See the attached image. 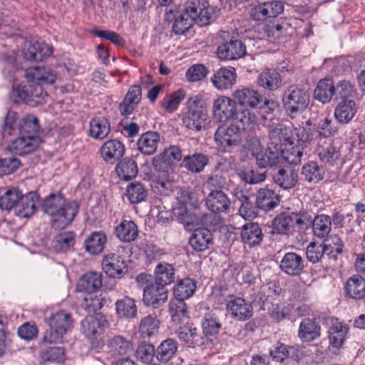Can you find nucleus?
<instances>
[{
	"mask_svg": "<svg viewBox=\"0 0 365 365\" xmlns=\"http://www.w3.org/2000/svg\"><path fill=\"white\" fill-rule=\"evenodd\" d=\"M219 11L210 6L206 0H188L182 10H170L165 14V20L172 24V31L181 35L196 24L206 26L215 21Z\"/></svg>",
	"mask_w": 365,
	"mask_h": 365,
	"instance_id": "f257e3e1",
	"label": "nucleus"
},
{
	"mask_svg": "<svg viewBox=\"0 0 365 365\" xmlns=\"http://www.w3.org/2000/svg\"><path fill=\"white\" fill-rule=\"evenodd\" d=\"M26 83L14 86L13 94L26 103H41L46 93L43 84H52L56 79V73L48 67H31L26 70Z\"/></svg>",
	"mask_w": 365,
	"mask_h": 365,
	"instance_id": "f03ea898",
	"label": "nucleus"
},
{
	"mask_svg": "<svg viewBox=\"0 0 365 365\" xmlns=\"http://www.w3.org/2000/svg\"><path fill=\"white\" fill-rule=\"evenodd\" d=\"M41 207L43 212L51 217L52 227L60 230L72 222L79 209L76 202H66L60 193H52L47 196Z\"/></svg>",
	"mask_w": 365,
	"mask_h": 365,
	"instance_id": "7ed1b4c3",
	"label": "nucleus"
},
{
	"mask_svg": "<svg viewBox=\"0 0 365 365\" xmlns=\"http://www.w3.org/2000/svg\"><path fill=\"white\" fill-rule=\"evenodd\" d=\"M108 324L106 317L101 314L86 317L81 321V332L90 341L93 349L99 350L104 346L103 334Z\"/></svg>",
	"mask_w": 365,
	"mask_h": 365,
	"instance_id": "20e7f679",
	"label": "nucleus"
},
{
	"mask_svg": "<svg viewBox=\"0 0 365 365\" xmlns=\"http://www.w3.org/2000/svg\"><path fill=\"white\" fill-rule=\"evenodd\" d=\"M187 110L182 114V123L190 130L200 131L207 123V113L203 109V102L198 96L190 97L186 103Z\"/></svg>",
	"mask_w": 365,
	"mask_h": 365,
	"instance_id": "39448f33",
	"label": "nucleus"
},
{
	"mask_svg": "<svg viewBox=\"0 0 365 365\" xmlns=\"http://www.w3.org/2000/svg\"><path fill=\"white\" fill-rule=\"evenodd\" d=\"M282 103L287 113L292 116L305 110L309 103V94L304 88L292 85L284 91Z\"/></svg>",
	"mask_w": 365,
	"mask_h": 365,
	"instance_id": "423d86ee",
	"label": "nucleus"
},
{
	"mask_svg": "<svg viewBox=\"0 0 365 365\" xmlns=\"http://www.w3.org/2000/svg\"><path fill=\"white\" fill-rule=\"evenodd\" d=\"M217 149L222 153H230L240 145L241 141L239 128L235 125L222 123L216 130L214 135Z\"/></svg>",
	"mask_w": 365,
	"mask_h": 365,
	"instance_id": "0eeeda50",
	"label": "nucleus"
},
{
	"mask_svg": "<svg viewBox=\"0 0 365 365\" xmlns=\"http://www.w3.org/2000/svg\"><path fill=\"white\" fill-rule=\"evenodd\" d=\"M221 36L224 42L217 48V56L220 59L236 60L245 55L246 46L240 40L230 36V34L225 31Z\"/></svg>",
	"mask_w": 365,
	"mask_h": 365,
	"instance_id": "6e6552de",
	"label": "nucleus"
},
{
	"mask_svg": "<svg viewBox=\"0 0 365 365\" xmlns=\"http://www.w3.org/2000/svg\"><path fill=\"white\" fill-rule=\"evenodd\" d=\"M235 99L226 96H220L214 100L212 114L215 120L221 123L230 122L237 109Z\"/></svg>",
	"mask_w": 365,
	"mask_h": 365,
	"instance_id": "1a4fd4ad",
	"label": "nucleus"
},
{
	"mask_svg": "<svg viewBox=\"0 0 365 365\" xmlns=\"http://www.w3.org/2000/svg\"><path fill=\"white\" fill-rule=\"evenodd\" d=\"M177 334L180 341L190 347L200 346L204 349L211 348L213 340L207 336H203L197 332V329L192 324L187 323L180 326L177 331Z\"/></svg>",
	"mask_w": 365,
	"mask_h": 365,
	"instance_id": "9d476101",
	"label": "nucleus"
},
{
	"mask_svg": "<svg viewBox=\"0 0 365 365\" xmlns=\"http://www.w3.org/2000/svg\"><path fill=\"white\" fill-rule=\"evenodd\" d=\"M226 310L234 320L245 322L250 319L253 314L251 302L242 297H230L226 302Z\"/></svg>",
	"mask_w": 365,
	"mask_h": 365,
	"instance_id": "9b49d317",
	"label": "nucleus"
},
{
	"mask_svg": "<svg viewBox=\"0 0 365 365\" xmlns=\"http://www.w3.org/2000/svg\"><path fill=\"white\" fill-rule=\"evenodd\" d=\"M232 97L235 102L244 108H262L261 104L267 105V101H263L262 96L251 88L243 87L234 91Z\"/></svg>",
	"mask_w": 365,
	"mask_h": 365,
	"instance_id": "f8f14e48",
	"label": "nucleus"
},
{
	"mask_svg": "<svg viewBox=\"0 0 365 365\" xmlns=\"http://www.w3.org/2000/svg\"><path fill=\"white\" fill-rule=\"evenodd\" d=\"M284 10L282 1H272L259 3L251 9L250 15L255 21H264L269 18H274L280 14Z\"/></svg>",
	"mask_w": 365,
	"mask_h": 365,
	"instance_id": "ddd939ff",
	"label": "nucleus"
},
{
	"mask_svg": "<svg viewBox=\"0 0 365 365\" xmlns=\"http://www.w3.org/2000/svg\"><path fill=\"white\" fill-rule=\"evenodd\" d=\"M168 297V292L164 287L155 282L150 284L143 289V302L146 306L158 308L164 304Z\"/></svg>",
	"mask_w": 365,
	"mask_h": 365,
	"instance_id": "4468645a",
	"label": "nucleus"
},
{
	"mask_svg": "<svg viewBox=\"0 0 365 365\" xmlns=\"http://www.w3.org/2000/svg\"><path fill=\"white\" fill-rule=\"evenodd\" d=\"M53 53L51 46L44 42L26 41L22 53L24 57L31 61H41L49 57Z\"/></svg>",
	"mask_w": 365,
	"mask_h": 365,
	"instance_id": "2eb2a0df",
	"label": "nucleus"
},
{
	"mask_svg": "<svg viewBox=\"0 0 365 365\" xmlns=\"http://www.w3.org/2000/svg\"><path fill=\"white\" fill-rule=\"evenodd\" d=\"M182 159V152L179 147L173 145L165 148L160 155L153 159V165L155 170H168L170 165Z\"/></svg>",
	"mask_w": 365,
	"mask_h": 365,
	"instance_id": "dca6fc26",
	"label": "nucleus"
},
{
	"mask_svg": "<svg viewBox=\"0 0 365 365\" xmlns=\"http://www.w3.org/2000/svg\"><path fill=\"white\" fill-rule=\"evenodd\" d=\"M41 143L38 136H26L20 135L9 145L11 152L19 155H24L34 152Z\"/></svg>",
	"mask_w": 365,
	"mask_h": 365,
	"instance_id": "f3484780",
	"label": "nucleus"
},
{
	"mask_svg": "<svg viewBox=\"0 0 365 365\" xmlns=\"http://www.w3.org/2000/svg\"><path fill=\"white\" fill-rule=\"evenodd\" d=\"M237 73L233 67H222L215 72L211 81L218 91L230 89L236 83Z\"/></svg>",
	"mask_w": 365,
	"mask_h": 365,
	"instance_id": "a211bd4d",
	"label": "nucleus"
},
{
	"mask_svg": "<svg viewBox=\"0 0 365 365\" xmlns=\"http://www.w3.org/2000/svg\"><path fill=\"white\" fill-rule=\"evenodd\" d=\"M104 272L110 277H121L127 272L124 259L118 255L110 253L106 255L102 262Z\"/></svg>",
	"mask_w": 365,
	"mask_h": 365,
	"instance_id": "6ab92c4d",
	"label": "nucleus"
},
{
	"mask_svg": "<svg viewBox=\"0 0 365 365\" xmlns=\"http://www.w3.org/2000/svg\"><path fill=\"white\" fill-rule=\"evenodd\" d=\"M125 147L123 143L117 139L107 140L101 148L103 159L109 163L114 164L124 155Z\"/></svg>",
	"mask_w": 365,
	"mask_h": 365,
	"instance_id": "aec40b11",
	"label": "nucleus"
},
{
	"mask_svg": "<svg viewBox=\"0 0 365 365\" xmlns=\"http://www.w3.org/2000/svg\"><path fill=\"white\" fill-rule=\"evenodd\" d=\"M207 208L213 213L227 212L230 207V200L222 190L210 192L205 200Z\"/></svg>",
	"mask_w": 365,
	"mask_h": 365,
	"instance_id": "412c9836",
	"label": "nucleus"
},
{
	"mask_svg": "<svg viewBox=\"0 0 365 365\" xmlns=\"http://www.w3.org/2000/svg\"><path fill=\"white\" fill-rule=\"evenodd\" d=\"M292 130L283 125L278 124L276 127L271 129L269 133V138L271 140V144L275 148L277 146L286 147L287 145H293L294 144V139L292 138Z\"/></svg>",
	"mask_w": 365,
	"mask_h": 365,
	"instance_id": "4be33fe9",
	"label": "nucleus"
},
{
	"mask_svg": "<svg viewBox=\"0 0 365 365\" xmlns=\"http://www.w3.org/2000/svg\"><path fill=\"white\" fill-rule=\"evenodd\" d=\"M231 125H235L240 130H253L257 125L255 114L248 108L236 109L234 118L231 120Z\"/></svg>",
	"mask_w": 365,
	"mask_h": 365,
	"instance_id": "5701e85b",
	"label": "nucleus"
},
{
	"mask_svg": "<svg viewBox=\"0 0 365 365\" xmlns=\"http://www.w3.org/2000/svg\"><path fill=\"white\" fill-rule=\"evenodd\" d=\"M279 267L282 272L290 276H297L304 268V260L295 252H287L282 257Z\"/></svg>",
	"mask_w": 365,
	"mask_h": 365,
	"instance_id": "b1692460",
	"label": "nucleus"
},
{
	"mask_svg": "<svg viewBox=\"0 0 365 365\" xmlns=\"http://www.w3.org/2000/svg\"><path fill=\"white\" fill-rule=\"evenodd\" d=\"M314 150L319 160L325 164L334 166L340 160V148L332 143H326L325 140L322 141Z\"/></svg>",
	"mask_w": 365,
	"mask_h": 365,
	"instance_id": "393cba45",
	"label": "nucleus"
},
{
	"mask_svg": "<svg viewBox=\"0 0 365 365\" xmlns=\"http://www.w3.org/2000/svg\"><path fill=\"white\" fill-rule=\"evenodd\" d=\"M280 202L279 195L272 189L264 187L259 189L256 195V205L264 211L274 209Z\"/></svg>",
	"mask_w": 365,
	"mask_h": 365,
	"instance_id": "a878e982",
	"label": "nucleus"
},
{
	"mask_svg": "<svg viewBox=\"0 0 365 365\" xmlns=\"http://www.w3.org/2000/svg\"><path fill=\"white\" fill-rule=\"evenodd\" d=\"M274 182L281 188L289 190L294 187L298 182V173L291 167L279 169L272 175Z\"/></svg>",
	"mask_w": 365,
	"mask_h": 365,
	"instance_id": "bb28decb",
	"label": "nucleus"
},
{
	"mask_svg": "<svg viewBox=\"0 0 365 365\" xmlns=\"http://www.w3.org/2000/svg\"><path fill=\"white\" fill-rule=\"evenodd\" d=\"M357 112L356 102L352 99H341L334 110V116L339 123H349Z\"/></svg>",
	"mask_w": 365,
	"mask_h": 365,
	"instance_id": "cd10ccee",
	"label": "nucleus"
},
{
	"mask_svg": "<svg viewBox=\"0 0 365 365\" xmlns=\"http://www.w3.org/2000/svg\"><path fill=\"white\" fill-rule=\"evenodd\" d=\"M321 335V327L314 319L305 318L301 322L298 336L303 342H312Z\"/></svg>",
	"mask_w": 365,
	"mask_h": 365,
	"instance_id": "c85d7f7f",
	"label": "nucleus"
},
{
	"mask_svg": "<svg viewBox=\"0 0 365 365\" xmlns=\"http://www.w3.org/2000/svg\"><path fill=\"white\" fill-rule=\"evenodd\" d=\"M282 77L279 72L274 69L265 68L257 76L258 86L268 91H275L282 86Z\"/></svg>",
	"mask_w": 365,
	"mask_h": 365,
	"instance_id": "c756f323",
	"label": "nucleus"
},
{
	"mask_svg": "<svg viewBox=\"0 0 365 365\" xmlns=\"http://www.w3.org/2000/svg\"><path fill=\"white\" fill-rule=\"evenodd\" d=\"M327 323L331 324L328 331L329 344L334 348H339L345 340L348 327L334 318L327 319Z\"/></svg>",
	"mask_w": 365,
	"mask_h": 365,
	"instance_id": "7c9ffc66",
	"label": "nucleus"
},
{
	"mask_svg": "<svg viewBox=\"0 0 365 365\" xmlns=\"http://www.w3.org/2000/svg\"><path fill=\"white\" fill-rule=\"evenodd\" d=\"M103 284V276L97 272L84 274L78 280L77 289L80 292L93 293L97 292Z\"/></svg>",
	"mask_w": 365,
	"mask_h": 365,
	"instance_id": "2f4dec72",
	"label": "nucleus"
},
{
	"mask_svg": "<svg viewBox=\"0 0 365 365\" xmlns=\"http://www.w3.org/2000/svg\"><path fill=\"white\" fill-rule=\"evenodd\" d=\"M117 238L125 243L135 241L138 237L139 230L137 225L133 220H123L115 229Z\"/></svg>",
	"mask_w": 365,
	"mask_h": 365,
	"instance_id": "473e14b6",
	"label": "nucleus"
},
{
	"mask_svg": "<svg viewBox=\"0 0 365 365\" xmlns=\"http://www.w3.org/2000/svg\"><path fill=\"white\" fill-rule=\"evenodd\" d=\"M106 243L107 236L103 232H93L85 240L83 247L90 255H97L103 251Z\"/></svg>",
	"mask_w": 365,
	"mask_h": 365,
	"instance_id": "72a5a7b5",
	"label": "nucleus"
},
{
	"mask_svg": "<svg viewBox=\"0 0 365 365\" xmlns=\"http://www.w3.org/2000/svg\"><path fill=\"white\" fill-rule=\"evenodd\" d=\"M160 142V135L156 132L148 131L142 134L137 142V149L142 154L151 155L154 154Z\"/></svg>",
	"mask_w": 365,
	"mask_h": 365,
	"instance_id": "f704fd0d",
	"label": "nucleus"
},
{
	"mask_svg": "<svg viewBox=\"0 0 365 365\" xmlns=\"http://www.w3.org/2000/svg\"><path fill=\"white\" fill-rule=\"evenodd\" d=\"M38 197L35 192H29L26 195L20 197L18 204L15 207L16 215L21 217H29L36 211Z\"/></svg>",
	"mask_w": 365,
	"mask_h": 365,
	"instance_id": "c9c22d12",
	"label": "nucleus"
},
{
	"mask_svg": "<svg viewBox=\"0 0 365 365\" xmlns=\"http://www.w3.org/2000/svg\"><path fill=\"white\" fill-rule=\"evenodd\" d=\"M241 238L242 241L250 247L259 244L262 240L263 234L259 224L248 222L244 225L241 230Z\"/></svg>",
	"mask_w": 365,
	"mask_h": 365,
	"instance_id": "e433bc0d",
	"label": "nucleus"
},
{
	"mask_svg": "<svg viewBox=\"0 0 365 365\" xmlns=\"http://www.w3.org/2000/svg\"><path fill=\"white\" fill-rule=\"evenodd\" d=\"M76 235L73 231L62 232L57 235L52 242L53 250L58 253L71 250L76 242Z\"/></svg>",
	"mask_w": 365,
	"mask_h": 365,
	"instance_id": "4c0bfd02",
	"label": "nucleus"
},
{
	"mask_svg": "<svg viewBox=\"0 0 365 365\" xmlns=\"http://www.w3.org/2000/svg\"><path fill=\"white\" fill-rule=\"evenodd\" d=\"M158 176L152 180L151 186L164 195H168L173 189V179L168 170H157Z\"/></svg>",
	"mask_w": 365,
	"mask_h": 365,
	"instance_id": "58836bf2",
	"label": "nucleus"
},
{
	"mask_svg": "<svg viewBox=\"0 0 365 365\" xmlns=\"http://www.w3.org/2000/svg\"><path fill=\"white\" fill-rule=\"evenodd\" d=\"M345 292L352 299L364 298L365 297V279L358 274L352 276L346 282Z\"/></svg>",
	"mask_w": 365,
	"mask_h": 365,
	"instance_id": "ea45409f",
	"label": "nucleus"
},
{
	"mask_svg": "<svg viewBox=\"0 0 365 365\" xmlns=\"http://www.w3.org/2000/svg\"><path fill=\"white\" fill-rule=\"evenodd\" d=\"M178 342L173 339H166L156 348V358L161 363H167L176 354Z\"/></svg>",
	"mask_w": 365,
	"mask_h": 365,
	"instance_id": "a19ab883",
	"label": "nucleus"
},
{
	"mask_svg": "<svg viewBox=\"0 0 365 365\" xmlns=\"http://www.w3.org/2000/svg\"><path fill=\"white\" fill-rule=\"evenodd\" d=\"M46 322L49 327L61 329L65 332L71 329L73 324L71 315L63 310L51 314Z\"/></svg>",
	"mask_w": 365,
	"mask_h": 365,
	"instance_id": "79ce46f5",
	"label": "nucleus"
},
{
	"mask_svg": "<svg viewBox=\"0 0 365 365\" xmlns=\"http://www.w3.org/2000/svg\"><path fill=\"white\" fill-rule=\"evenodd\" d=\"M185 96L186 93L183 89H178L166 95L159 103L160 108L168 113H174L178 110Z\"/></svg>",
	"mask_w": 365,
	"mask_h": 365,
	"instance_id": "37998d69",
	"label": "nucleus"
},
{
	"mask_svg": "<svg viewBox=\"0 0 365 365\" xmlns=\"http://www.w3.org/2000/svg\"><path fill=\"white\" fill-rule=\"evenodd\" d=\"M335 94V86L331 79L320 80L314 91V98L322 103L330 102Z\"/></svg>",
	"mask_w": 365,
	"mask_h": 365,
	"instance_id": "c03bdc74",
	"label": "nucleus"
},
{
	"mask_svg": "<svg viewBox=\"0 0 365 365\" xmlns=\"http://www.w3.org/2000/svg\"><path fill=\"white\" fill-rule=\"evenodd\" d=\"M155 282L166 287L175 279V269L171 264L161 262L155 269Z\"/></svg>",
	"mask_w": 365,
	"mask_h": 365,
	"instance_id": "a18cd8bd",
	"label": "nucleus"
},
{
	"mask_svg": "<svg viewBox=\"0 0 365 365\" xmlns=\"http://www.w3.org/2000/svg\"><path fill=\"white\" fill-rule=\"evenodd\" d=\"M110 130L109 121L104 117H95L90 121V135L96 140H103Z\"/></svg>",
	"mask_w": 365,
	"mask_h": 365,
	"instance_id": "49530a36",
	"label": "nucleus"
},
{
	"mask_svg": "<svg viewBox=\"0 0 365 365\" xmlns=\"http://www.w3.org/2000/svg\"><path fill=\"white\" fill-rule=\"evenodd\" d=\"M183 165L185 169L194 173L202 171L209 162L208 157L200 153L188 155L183 158Z\"/></svg>",
	"mask_w": 365,
	"mask_h": 365,
	"instance_id": "de8ad7c7",
	"label": "nucleus"
},
{
	"mask_svg": "<svg viewBox=\"0 0 365 365\" xmlns=\"http://www.w3.org/2000/svg\"><path fill=\"white\" fill-rule=\"evenodd\" d=\"M257 165L261 168H271L277 165L280 160V153L278 148H271L262 149L255 158Z\"/></svg>",
	"mask_w": 365,
	"mask_h": 365,
	"instance_id": "09e8293b",
	"label": "nucleus"
},
{
	"mask_svg": "<svg viewBox=\"0 0 365 365\" xmlns=\"http://www.w3.org/2000/svg\"><path fill=\"white\" fill-rule=\"evenodd\" d=\"M298 140L307 145H312L315 149L322 143L319 142V133L314 127H299L294 128Z\"/></svg>",
	"mask_w": 365,
	"mask_h": 365,
	"instance_id": "8fccbe9b",
	"label": "nucleus"
},
{
	"mask_svg": "<svg viewBox=\"0 0 365 365\" xmlns=\"http://www.w3.org/2000/svg\"><path fill=\"white\" fill-rule=\"evenodd\" d=\"M196 289L195 281L190 278H185L178 282L173 288V294L176 299L175 301L184 302L190 298Z\"/></svg>",
	"mask_w": 365,
	"mask_h": 365,
	"instance_id": "3c124183",
	"label": "nucleus"
},
{
	"mask_svg": "<svg viewBox=\"0 0 365 365\" xmlns=\"http://www.w3.org/2000/svg\"><path fill=\"white\" fill-rule=\"evenodd\" d=\"M107 346L109 352L113 356L127 354L132 349L130 341L120 335L110 338Z\"/></svg>",
	"mask_w": 365,
	"mask_h": 365,
	"instance_id": "603ef678",
	"label": "nucleus"
},
{
	"mask_svg": "<svg viewBox=\"0 0 365 365\" xmlns=\"http://www.w3.org/2000/svg\"><path fill=\"white\" fill-rule=\"evenodd\" d=\"M19 135L38 136L40 125L38 118L33 115L23 117L17 123Z\"/></svg>",
	"mask_w": 365,
	"mask_h": 365,
	"instance_id": "864d4df0",
	"label": "nucleus"
},
{
	"mask_svg": "<svg viewBox=\"0 0 365 365\" xmlns=\"http://www.w3.org/2000/svg\"><path fill=\"white\" fill-rule=\"evenodd\" d=\"M211 239V232L209 230L198 229L192 233L189 242L195 250L201 252L208 248Z\"/></svg>",
	"mask_w": 365,
	"mask_h": 365,
	"instance_id": "5fc2aeb1",
	"label": "nucleus"
},
{
	"mask_svg": "<svg viewBox=\"0 0 365 365\" xmlns=\"http://www.w3.org/2000/svg\"><path fill=\"white\" fill-rule=\"evenodd\" d=\"M117 314L126 319L134 318L137 314V306L133 299L125 297L115 302Z\"/></svg>",
	"mask_w": 365,
	"mask_h": 365,
	"instance_id": "6e6d98bb",
	"label": "nucleus"
},
{
	"mask_svg": "<svg viewBox=\"0 0 365 365\" xmlns=\"http://www.w3.org/2000/svg\"><path fill=\"white\" fill-rule=\"evenodd\" d=\"M314 235L319 238L327 237L331 230V220L329 215L321 214L314 216L312 225Z\"/></svg>",
	"mask_w": 365,
	"mask_h": 365,
	"instance_id": "4d7b16f0",
	"label": "nucleus"
},
{
	"mask_svg": "<svg viewBox=\"0 0 365 365\" xmlns=\"http://www.w3.org/2000/svg\"><path fill=\"white\" fill-rule=\"evenodd\" d=\"M118 177L124 180H130L135 178L138 172L135 162L130 158H125L115 168Z\"/></svg>",
	"mask_w": 365,
	"mask_h": 365,
	"instance_id": "13d9d810",
	"label": "nucleus"
},
{
	"mask_svg": "<svg viewBox=\"0 0 365 365\" xmlns=\"http://www.w3.org/2000/svg\"><path fill=\"white\" fill-rule=\"evenodd\" d=\"M126 196L130 203L138 204L148 197V190L139 182H131L126 188Z\"/></svg>",
	"mask_w": 365,
	"mask_h": 365,
	"instance_id": "bf43d9fd",
	"label": "nucleus"
},
{
	"mask_svg": "<svg viewBox=\"0 0 365 365\" xmlns=\"http://www.w3.org/2000/svg\"><path fill=\"white\" fill-rule=\"evenodd\" d=\"M159 326L160 322L156 317L149 314L141 319L139 331L143 337L150 338L158 333Z\"/></svg>",
	"mask_w": 365,
	"mask_h": 365,
	"instance_id": "052dcab7",
	"label": "nucleus"
},
{
	"mask_svg": "<svg viewBox=\"0 0 365 365\" xmlns=\"http://www.w3.org/2000/svg\"><path fill=\"white\" fill-rule=\"evenodd\" d=\"M169 307V313L173 322L179 324L187 320V307L184 302L172 301Z\"/></svg>",
	"mask_w": 365,
	"mask_h": 365,
	"instance_id": "680f3d73",
	"label": "nucleus"
},
{
	"mask_svg": "<svg viewBox=\"0 0 365 365\" xmlns=\"http://www.w3.org/2000/svg\"><path fill=\"white\" fill-rule=\"evenodd\" d=\"M317 132L319 133V142L324 141V138L335 135L337 128L332 122L329 115H322L317 123Z\"/></svg>",
	"mask_w": 365,
	"mask_h": 365,
	"instance_id": "e2e57ef3",
	"label": "nucleus"
},
{
	"mask_svg": "<svg viewBox=\"0 0 365 365\" xmlns=\"http://www.w3.org/2000/svg\"><path fill=\"white\" fill-rule=\"evenodd\" d=\"M302 174L307 181L316 183L323 179L324 171L317 163L310 162L302 167Z\"/></svg>",
	"mask_w": 365,
	"mask_h": 365,
	"instance_id": "0e129e2a",
	"label": "nucleus"
},
{
	"mask_svg": "<svg viewBox=\"0 0 365 365\" xmlns=\"http://www.w3.org/2000/svg\"><path fill=\"white\" fill-rule=\"evenodd\" d=\"M21 197V192L16 188L7 190L5 193L0 197V208L1 210H10L16 207Z\"/></svg>",
	"mask_w": 365,
	"mask_h": 365,
	"instance_id": "69168bd1",
	"label": "nucleus"
},
{
	"mask_svg": "<svg viewBox=\"0 0 365 365\" xmlns=\"http://www.w3.org/2000/svg\"><path fill=\"white\" fill-rule=\"evenodd\" d=\"M106 302V299L102 294L88 293L81 302V307L88 312H96L104 306Z\"/></svg>",
	"mask_w": 365,
	"mask_h": 365,
	"instance_id": "338daca9",
	"label": "nucleus"
},
{
	"mask_svg": "<svg viewBox=\"0 0 365 365\" xmlns=\"http://www.w3.org/2000/svg\"><path fill=\"white\" fill-rule=\"evenodd\" d=\"M203 336H211L217 334L221 328V324L215 314H206L202 321Z\"/></svg>",
	"mask_w": 365,
	"mask_h": 365,
	"instance_id": "774afa93",
	"label": "nucleus"
}]
</instances>
